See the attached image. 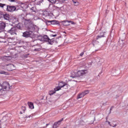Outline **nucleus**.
<instances>
[{
    "label": "nucleus",
    "instance_id": "473e14b6",
    "mask_svg": "<svg viewBox=\"0 0 128 128\" xmlns=\"http://www.w3.org/2000/svg\"><path fill=\"white\" fill-rule=\"evenodd\" d=\"M56 36H57L56 34H50V36H53V37L54 38V37Z\"/></svg>",
    "mask_w": 128,
    "mask_h": 128
},
{
    "label": "nucleus",
    "instance_id": "423d86ee",
    "mask_svg": "<svg viewBox=\"0 0 128 128\" xmlns=\"http://www.w3.org/2000/svg\"><path fill=\"white\" fill-rule=\"evenodd\" d=\"M64 86H66V82H62L60 83H59L58 86L54 88V90H60L62 88H64Z\"/></svg>",
    "mask_w": 128,
    "mask_h": 128
},
{
    "label": "nucleus",
    "instance_id": "7ed1b4c3",
    "mask_svg": "<svg viewBox=\"0 0 128 128\" xmlns=\"http://www.w3.org/2000/svg\"><path fill=\"white\" fill-rule=\"evenodd\" d=\"M86 74H88V70H78L77 72V76H84Z\"/></svg>",
    "mask_w": 128,
    "mask_h": 128
},
{
    "label": "nucleus",
    "instance_id": "1a4fd4ad",
    "mask_svg": "<svg viewBox=\"0 0 128 128\" xmlns=\"http://www.w3.org/2000/svg\"><path fill=\"white\" fill-rule=\"evenodd\" d=\"M7 70L9 72H12L14 70V65L12 64H8L7 65Z\"/></svg>",
    "mask_w": 128,
    "mask_h": 128
},
{
    "label": "nucleus",
    "instance_id": "f704fd0d",
    "mask_svg": "<svg viewBox=\"0 0 128 128\" xmlns=\"http://www.w3.org/2000/svg\"><path fill=\"white\" fill-rule=\"evenodd\" d=\"M2 90V86L0 83V90Z\"/></svg>",
    "mask_w": 128,
    "mask_h": 128
},
{
    "label": "nucleus",
    "instance_id": "20e7f679",
    "mask_svg": "<svg viewBox=\"0 0 128 128\" xmlns=\"http://www.w3.org/2000/svg\"><path fill=\"white\" fill-rule=\"evenodd\" d=\"M6 10L8 12H14L16 10V8L14 6H6Z\"/></svg>",
    "mask_w": 128,
    "mask_h": 128
},
{
    "label": "nucleus",
    "instance_id": "a19ab883",
    "mask_svg": "<svg viewBox=\"0 0 128 128\" xmlns=\"http://www.w3.org/2000/svg\"><path fill=\"white\" fill-rule=\"evenodd\" d=\"M108 117H106V120H108Z\"/></svg>",
    "mask_w": 128,
    "mask_h": 128
},
{
    "label": "nucleus",
    "instance_id": "9d476101",
    "mask_svg": "<svg viewBox=\"0 0 128 128\" xmlns=\"http://www.w3.org/2000/svg\"><path fill=\"white\" fill-rule=\"evenodd\" d=\"M106 32H102L100 33V35L96 36V40L98 38H106Z\"/></svg>",
    "mask_w": 128,
    "mask_h": 128
},
{
    "label": "nucleus",
    "instance_id": "37998d69",
    "mask_svg": "<svg viewBox=\"0 0 128 128\" xmlns=\"http://www.w3.org/2000/svg\"><path fill=\"white\" fill-rule=\"evenodd\" d=\"M122 0V2H124V0Z\"/></svg>",
    "mask_w": 128,
    "mask_h": 128
},
{
    "label": "nucleus",
    "instance_id": "aec40b11",
    "mask_svg": "<svg viewBox=\"0 0 128 128\" xmlns=\"http://www.w3.org/2000/svg\"><path fill=\"white\" fill-rule=\"evenodd\" d=\"M56 92H58V90H50L49 92V94L50 96H52V94H56Z\"/></svg>",
    "mask_w": 128,
    "mask_h": 128
},
{
    "label": "nucleus",
    "instance_id": "7c9ffc66",
    "mask_svg": "<svg viewBox=\"0 0 128 128\" xmlns=\"http://www.w3.org/2000/svg\"><path fill=\"white\" fill-rule=\"evenodd\" d=\"M28 56H30L29 54H26L24 55V58H28Z\"/></svg>",
    "mask_w": 128,
    "mask_h": 128
},
{
    "label": "nucleus",
    "instance_id": "c9c22d12",
    "mask_svg": "<svg viewBox=\"0 0 128 128\" xmlns=\"http://www.w3.org/2000/svg\"><path fill=\"white\" fill-rule=\"evenodd\" d=\"M9 2H16V0H9Z\"/></svg>",
    "mask_w": 128,
    "mask_h": 128
},
{
    "label": "nucleus",
    "instance_id": "cd10ccee",
    "mask_svg": "<svg viewBox=\"0 0 128 128\" xmlns=\"http://www.w3.org/2000/svg\"><path fill=\"white\" fill-rule=\"evenodd\" d=\"M34 50L35 52H40V48H35Z\"/></svg>",
    "mask_w": 128,
    "mask_h": 128
},
{
    "label": "nucleus",
    "instance_id": "4be33fe9",
    "mask_svg": "<svg viewBox=\"0 0 128 128\" xmlns=\"http://www.w3.org/2000/svg\"><path fill=\"white\" fill-rule=\"evenodd\" d=\"M0 74H5L6 76H8V73L4 70H0Z\"/></svg>",
    "mask_w": 128,
    "mask_h": 128
},
{
    "label": "nucleus",
    "instance_id": "6ab92c4d",
    "mask_svg": "<svg viewBox=\"0 0 128 128\" xmlns=\"http://www.w3.org/2000/svg\"><path fill=\"white\" fill-rule=\"evenodd\" d=\"M4 20H10V16L8 14H5L4 15Z\"/></svg>",
    "mask_w": 128,
    "mask_h": 128
},
{
    "label": "nucleus",
    "instance_id": "58836bf2",
    "mask_svg": "<svg viewBox=\"0 0 128 128\" xmlns=\"http://www.w3.org/2000/svg\"><path fill=\"white\" fill-rule=\"evenodd\" d=\"M25 118H30V116H26Z\"/></svg>",
    "mask_w": 128,
    "mask_h": 128
},
{
    "label": "nucleus",
    "instance_id": "f03ea898",
    "mask_svg": "<svg viewBox=\"0 0 128 128\" xmlns=\"http://www.w3.org/2000/svg\"><path fill=\"white\" fill-rule=\"evenodd\" d=\"M16 27L13 26L10 28L7 32L8 34H10L12 36H14V34H16Z\"/></svg>",
    "mask_w": 128,
    "mask_h": 128
},
{
    "label": "nucleus",
    "instance_id": "f257e3e1",
    "mask_svg": "<svg viewBox=\"0 0 128 128\" xmlns=\"http://www.w3.org/2000/svg\"><path fill=\"white\" fill-rule=\"evenodd\" d=\"M22 36L26 38H34V34L29 32V31H26L22 34Z\"/></svg>",
    "mask_w": 128,
    "mask_h": 128
},
{
    "label": "nucleus",
    "instance_id": "dca6fc26",
    "mask_svg": "<svg viewBox=\"0 0 128 128\" xmlns=\"http://www.w3.org/2000/svg\"><path fill=\"white\" fill-rule=\"evenodd\" d=\"M28 104L31 110L34 108V103L32 102H28Z\"/></svg>",
    "mask_w": 128,
    "mask_h": 128
},
{
    "label": "nucleus",
    "instance_id": "0eeeda50",
    "mask_svg": "<svg viewBox=\"0 0 128 128\" xmlns=\"http://www.w3.org/2000/svg\"><path fill=\"white\" fill-rule=\"evenodd\" d=\"M62 120H64V118H62L60 120L54 122V125H53L52 128H58V126H60V124H62Z\"/></svg>",
    "mask_w": 128,
    "mask_h": 128
},
{
    "label": "nucleus",
    "instance_id": "bb28decb",
    "mask_svg": "<svg viewBox=\"0 0 128 128\" xmlns=\"http://www.w3.org/2000/svg\"><path fill=\"white\" fill-rule=\"evenodd\" d=\"M6 6V4H2V3H0V8H4V6Z\"/></svg>",
    "mask_w": 128,
    "mask_h": 128
},
{
    "label": "nucleus",
    "instance_id": "6e6552de",
    "mask_svg": "<svg viewBox=\"0 0 128 128\" xmlns=\"http://www.w3.org/2000/svg\"><path fill=\"white\" fill-rule=\"evenodd\" d=\"M28 30L29 32L34 34V32L36 30V26H34V25H30L28 26Z\"/></svg>",
    "mask_w": 128,
    "mask_h": 128
},
{
    "label": "nucleus",
    "instance_id": "4468645a",
    "mask_svg": "<svg viewBox=\"0 0 128 128\" xmlns=\"http://www.w3.org/2000/svg\"><path fill=\"white\" fill-rule=\"evenodd\" d=\"M71 78H76L78 77V73L74 71H72L71 72Z\"/></svg>",
    "mask_w": 128,
    "mask_h": 128
},
{
    "label": "nucleus",
    "instance_id": "9b49d317",
    "mask_svg": "<svg viewBox=\"0 0 128 128\" xmlns=\"http://www.w3.org/2000/svg\"><path fill=\"white\" fill-rule=\"evenodd\" d=\"M6 28V24L4 22H0V32H4V30Z\"/></svg>",
    "mask_w": 128,
    "mask_h": 128
},
{
    "label": "nucleus",
    "instance_id": "a878e982",
    "mask_svg": "<svg viewBox=\"0 0 128 128\" xmlns=\"http://www.w3.org/2000/svg\"><path fill=\"white\" fill-rule=\"evenodd\" d=\"M51 24H56V20H51Z\"/></svg>",
    "mask_w": 128,
    "mask_h": 128
},
{
    "label": "nucleus",
    "instance_id": "c03bdc74",
    "mask_svg": "<svg viewBox=\"0 0 128 128\" xmlns=\"http://www.w3.org/2000/svg\"><path fill=\"white\" fill-rule=\"evenodd\" d=\"M46 126H48V124H46Z\"/></svg>",
    "mask_w": 128,
    "mask_h": 128
},
{
    "label": "nucleus",
    "instance_id": "49530a36",
    "mask_svg": "<svg viewBox=\"0 0 128 128\" xmlns=\"http://www.w3.org/2000/svg\"><path fill=\"white\" fill-rule=\"evenodd\" d=\"M63 0L66 1V0Z\"/></svg>",
    "mask_w": 128,
    "mask_h": 128
},
{
    "label": "nucleus",
    "instance_id": "a18cd8bd",
    "mask_svg": "<svg viewBox=\"0 0 128 128\" xmlns=\"http://www.w3.org/2000/svg\"><path fill=\"white\" fill-rule=\"evenodd\" d=\"M106 44H108V40H107V42H106Z\"/></svg>",
    "mask_w": 128,
    "mask_h": 128
},
{
    "label": "nucleus",
    "instance_id": "4c0bfd02",
    "mask_svg": "<svg viewBox=\"0 0 128 128\" xmlns=\"http://www.w3.org/2000/svg\"><path fill=\"white\" fill-rule=\"evenodd\" d=\"M84 56V52H82L80 54V56Z\"/></svg>",
    "mask_w": 128,
    "mask_h": 128
},
{
    "label": "nucleus",
    "instance_id": "b1692460",
    "mask_svg": "<svg viewBox=\"0 0 128 128\" xmlns=\"http://www.w3.org/2000/svg\"><path fill=\"white\" fill-rule=\"evenodd\" d=\"M45 22L46 26H50L52 24L51 20H46Z\"/></svg>",
    "mask_w": 128,
    "mask_h": 128
},
{
    "label": "nucleus",
    "instance_id": "ddd939ff",
    "mask_svg": "<svg viewBox=\"0 0 128 128\" xmlns=\"http://www.w3.org/2000/svg\"><path fill=\"white\" fill-rule=\"evenodd\" d=\"M63 22V25L65 26H70L68 24H66V22H71L72 24H74V22L72 21H68V20H64L62 22Z\"/></svg>",
    "mask_w": 128,
    "mask_h": 128
},
{
    "label": "nucleus",
    "instance_id": "412c9836",
    "mask_svg": "<svg viewBox=\"0 0 128 128\" xmlns=\"http://www.w3.org/2000/svg\"><path fill=\"white\" fill-rule=\"evenodd\" d=\"M22 111L20 112V114H22L24 113V112L26 110V107L22 106Z\"/></svg>",
    "mask_w": 128,
    "mask_h": 128
},
{
    "label": "nucleus",
    "instance_id": "2f4dec72",
    "mask_svg": "<svg viewBox=\"0 0 128 128\" xmlns=\"http://www.w3.org/2000/svg\"><path fill=\"white\" fill-rule=\"evenodd\" d=\"M106 122H108L109 126H112V124H110V122H108V120H106Z\"/></svg>",
    "mask_w": 128,
    "mask_h": 128
},
{
    "label": "nucleus",
    "instance_id": "39448f33",
    "mask_svg": "<svg viewBox=\"0 0 128 128\" xmlns=\"http://www.w3.org/2000/svg\"><path fill=\"white\" fill-rule=\"evenodd\" d=\"M4 122H6V116H4L2 120H0V128H4L6 125L4 124Z\"/></svg>",
    "mask_w": 128,
    "mask_h": 128
},
{
    "label": "nucleus",
    "instance_id": "c756f323",
    "mask_svg": "<svg viewBox=\"0 0 128 128\" xmlns=\"http://www.w3.org/2000/svg\"><path fill=\"white\" fill-rule=\"evenodd\" d=\"M32 10V12H36V8L32 7V8H31Z\"/></svg>",
    "mask_w": 128,
    "mask_h": 128
},
{
    "label": "nucleus",
    "instance_id": "c85d7f7f",
    "mask_svg": "<svg viewBox=\"0 0 128 128\" xmlns=\"http://www.w3.org/2000/svg\"><path fill=\"white\" fill-rule=\"evenodd\" d=\"M50 2L52 4H56V0H51Z\"/></svg>",
    "mask_w": 128,
    "mask_h": 128
},
{
    "label": "nucleus",
    "instance_id": "e433bc0d",
    "mask_svg": "<svg viewBox=\"0 0 128 128\" xmlns=\"http://www.w3.org/2000/svg\"><path fill=\"white\" fill-rule=\"evenodd\" d=\"M10 40H14V38H8V42H10Z\"/></svg>",
    "mask_w": 128,
    "mask_h": 128
},
{
    "label": "nucleus",
    "instance_id": "5701e85b",
    "mask_svg": "<svg viewBox=\"0 0 128 128\" xmlns=\"http://www.w3.org/2000/svg\"><path fill=\"white\" fill-rule=\"evenodd\" d=\"M90 92V90H86L83 92H82V94H84V96H86V94H88Z\"/></svg>",
    "mask_w": 128,
    "mask_h": 128
},
{
    "label": "nucleus",
    "instance_id": "a211bd4d",
    "mask_svg": "<svg viewBox=\"0 0 128 128\" xmlns=\"http://www.w3.org/2000/svg\"><path fill=\"white\" fill-rule=\"evenodd\" d=\"M84 94H83L82 92V93L78 94L77 98H78V100L79 98H84Z\"/></svg>",
    "mask_w": 128,
    "mask_h": 128
},
{
    "label": "nucleus",
    "instance_id": "79ce46f5",
    "mask_svg": "<svg viewBox=\"0 0 128 128\" xmlns=\"http://www.w3.org/2000/svg\"><path fill=\"white\" fill-rule=\"evenodd\" d=\"M22 20H24V18H22Z\"/></svg>",
    "mask_w": 128,
    "mask_h": 128
},
{
    "label": "nucleus",
    "instance_id": "393cba45",
    "mask_svg": "<svg viewBox=\"0 0 128 128\" xmlns=\"http://www.w3.org/2000/svg\"><path fill=\"white\" fill-rule=\"evenodd\" d=\"M72 2L74 4V6H78L80 4V3L76 1L72 0Z\"/></svg>",
    "mask_w": 128,
    "mask_h": 128
},
{
    "label": "nucleus",
    "instance_id": "ea45409f",
    "mask_svg": "<svg viewBox=\"0 0 128 128\" xmlns=\"http://www.w3.org/2000/svg\"><path fill=\"white\" fill-rule=\"evenodd\" d=\"M116 124L114 126H112L113 128H116Z\"/></svg>",
    "mask_w": 128,
    "mask_h": 128
},
{
    "label": "nucleus",
    "instance_id": "f3484780",
    "mask_svg": "<svg viewBox=\"0 0 128 128\" xmlns=\"http://www.w3.org/2000/svg\"><path fill=\"white\" fill-rule=\"evenodd\" d=\"M7 86H8V83H4V87H2V90L3 89V90H6V88H8Z\"/></svg>",
    "mask_w": 128,
    "mask_h": 128
},
{
    "label": "nucleus",
    "instance_id": "72a5a7b5",
    "mask_svg": "<svg viewBox=\"0 0 128 128\" xmlns=\"http://www.w3.org/2000/svg\"><path fill=\"white\" fill-rule=\"evenodd\" d=\"M112 107H111V108H110V110L109 114H112Z\"/></svg>",
    "mask_w": 128,
    "mask_h": 128
},
{
    "label": "nucleus",
    "instance_id": "2eb2a0df",
    "mask_svg": "<svg viewBox=\"0 0 128 128\" xmlns=\"http://www.w3.org/2000/svg\"><path fill=\"white\" fill-rule=\"evenodd\" d=\"M43 38L45 42H48V44L50 43V39L49 38L48 36H46V35L44 36Z\"/></svg>",
    "mask_w": 128,
    "mask_h": 128
},
{
    "label": "nucleus",
    "instance_id": "f8f14e48",
    "mask_svg": "<svg viewBox=\"0 0 128 128\" xmlns=\"http://www.w3.org/2000/svg\"><path fill=\"white\" fill-rule=\"evenodd\" d=\"M54 44H58V39H52L49 40V44L52 45Z\"/></svg>",
    "mask_w": 128,
    "mask_h": 128
}]
</instances>
